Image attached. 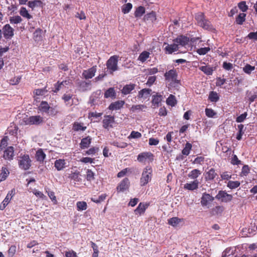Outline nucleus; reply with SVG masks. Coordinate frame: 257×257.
Segmentation results:
<instances>
[{
	"instance_id": "1",
	"label": "nucleus",
	"mask_w": 257,
	"mask_h": 257,
	"mask_svg": "<svg viewBox=\"0 0 257 257\" xmlns=\"http://www.w3.org/2000/svg\"><path fill=\"white\" fill-rule=\"evenodd\" d=\"M32 161L29 155L21 154L18 157V165L19 168L23 170H28L31 166Z\"/></svg>"
},
{
	"instance_id": "2",
	"label": "nucleus",
	"mask_w": 257,
	"mask_h": 257,
	"mask_svg": "<svg viewBox=\"0 0 257 257\" xmlns=\"http://www.w3.org/2000/svg\"><path fill=\"white\" fill-rule=\"evenodd\" d=\"M38 110L42 113H46L49 116H55L58 111L54 107H51L45 101H42L38 107Z\"/></svg>"
},
{
	"instance_id": "3",
	"label": "nucleus",
	"mask_w": 257,
	"mask_h": 257,
	"mask_svg": "<svg viewBox=\"0 0 257 257\" xmlns=\"http://www.w3.org/2000/svg\"><path fill=\"white\" fill-rule=\"evenodd\" d=\"M195 19L198 24L204 29L209 31H212L214 29L210 22L205 19L203 13H199L197 14L195 16Z\"/></svg>"
},
{
	"instance_id": "4",
	"label": "nucleus",
	"mask_w": 257,
	"mask_h": 257,
	"mask_svg": "<svg viewBox=\"0 0 257 257\" xmlns=\"http://www.w3.org/2000/svg\"><path fill=\"white\" fill-rule=\"evenodd\" d=\"M153 170L151 167L147 166L144 169L140 178V185H147L152 179Z\"/></svg>"
},
{
	"instance_id": "5",
	"label": "nucleus",
	"mask_w": 257,
	"mask_h": 257,
	"mask_svg": "<svg viewBox=\"0 0 257 257\" xmlns=\"http://www.w3.org/2000/svg\"><path fill=\"white\" fill-rule=\"evenodd\" d=\"M118 56L114 55L111 56L106 62L107 69L110 73L118 70Z\"/></svg>"
},
{
	"instance_id": "6",
	"label": "nucleus",
	"mask_w": 257,
	"mask_h": 257,
	"mask_svg": "<svg viewBox=\"0 0 257 257\" xmlns=\"http://www.w3.org/2000/svg\"><path fill=\"white\" fill-rule=\"evenodd\" d=\"M164 76L165 79L170 83L171 86L179 83V80L177 79V73L175 69H171L166 72Z\"/></svg>"
},
{
	"instance_id": "7",
	"label": "nucleus",
	"mask_w": 257,
	"mask_h": 257,
	"mask_svg": "<svg viewBox=\"0 0 257 257\" xmlns=\"http://www.w3.org/2000/svg\"><path fill=\"white\" fill-rule=\"evenodd\" d=\"M45 121V118L40 115L31 116L25 120L26 124L28 125H40Z\"/></svg>"
},
{
	"instance_id": "8",
	"label": "nucleus",
	"mask_w": 257,
	"mask_h": 257,
	"mask_svg": "<svg viewBox=\"0 0 257 257\" xmlns=\"http://www.w3.org/2000/svg\"><path fill=\"white\" fill-rule=\"evenodd\" d=\"M215 198L223 202H228L232 199V196L227 193L225 191H219Z\"/></svg>"
},
{
	"instance_id": "9",
	"label": "nucleus",
	"mask_w": 257,
	"mask_h": 257,
	"mask_svg": "<svg viewBox=\"0 0 257 257\" xmlns=\"http://www.w3.org/2000/svg\"><path fill=\"white\" fill-rule=\"evenodd\" d=\"M15 193L16 190L15 189H13L8 192L6 198L0 205V210H3L6 208Z\"/></svg>"
},
{
	"instance_id": "10",
	"label": "nucleus",
	"mask_w": 257,
	"mask_h": 257,
	"mask_svg": "<svg viewBox=\"0 0 257 257\" xmlns=\"http://www.w3.org/2000/svg\"><path fill=\"white\" fill-rule=\"evenodd\" d=\"M14 29L9 24H6L3 28V33L6 39H11L14 36Z\"/></svg>"
},
{
	"instance_id": "11",
	"label": "nucleus",
	"mask_w": 257,
	"mask_h": 257,
	"mask_svg": "<svg viewBox=\"0 0 257 257\" xmlns=\"http://www.w3.org/2000/svg\"><path fill=\"white\" fill-rule=\"evenodd\" d=\"M178 46L181 48H186V46L189 45V39L187 37L184 36H180L174 40Z\"/></svg>"
},
{
	"instance_id": "12",
	"label": "nucleus",
	"mask_w": 257,
	"mask_h": 257,
	"mask_svg": "<svg viewBox=\"0 0 257 257\" xmlns=\"http://www.w3.org/2000/svg\"><path fill=\"white\" fill-rule=\"evenodd\" d=\"M137 160L140 162H144L147 160L152 161L153 155L151 152H143L138 156Z\"/></svg>"
},
{
	"instance_id": "13",
	"label": "nucleus",
	"mask_w": 257,
	"mask_h": 257,
	"mask_svg": "<svg viewBox=\"0 0 257 257\" xmlns=\"http://www.w3.org/2000/svg\"><path fill=\"white\" fill-rule=\"evenodd\" d=\"M14 157V150L13 147H9L4 151L3 157L4 159L11 161L13 160Z\"/></svg>"
},
{
	"instance_id": "14",
	"label": "nucleus",
	"mask_w": 257,
	"mask_h": 257,
	"mask_svg": "<svg viewBox=\"0 0 257 257\" xmlns=\"http://www.w3.org/2000/svg\"><path fill=\"white\" fill-rule=\"evenodd\" d=\"M114 122V116L111 115H105L102 121L103 127L104 128L108 129L109 127H112V124Z\"/></svg>"
},
{
	"instance_id": "15",
	"label": "nucleus",
	"mask_w": 257,
	"mask_h": 257,
	"mask_svg": "<svg viewBox=\"0 0 257 257\" xmlns=\"http://www.w3.org/2000/svg\"><path fill=\"white\" fill-rule=\"evenodd\" d=\"M214 199V198L209 194L204 193L202 194L201 203L202 206H206L211 203Z\"/></svg>"
},
{
	"instance_id": "16",
	"label": "nucleus",
	"mask_w": 257,
	"mask_h": 257,
	"mask_svg": "<svg viewBox=\"0 0 257 257\" xmlns=\"http://www.w3.org/2000/svg\"><path fill=\"white\" fill-rule=\"evenodd\" d=\"M96 66L92 67L87 70H84L82 73V76L86 79L92 78L96 72Z\"/></svg>"
},
{
	"instance_id": "17",
	"label": "nucleus",
	"mask_w": 257,
	"mask_h": 257,
	"mask_svg": "<svg viewBox=\"0 0 257 257\" xmlns=\"http://www.w3.org/2000/svg\"><path fill=\"white\" fill-rule=\"evenodd\" d=\"M130 186V181L128 178L123 179L117 186L116 189L118 192H123L127 189Z\"/></svg>"
},
{
	"instance_id": "18",
	"label": "nucleus",
	"mask_w": 257,
	"mask_h": 257,
	"mask_svg": "<svg viewBox=\"0 0 257 257\" xmlns=\"http://www.w3.org/2000/svg\"><path fill=\"white\" fill-rule=\"evenodd\" d=\"M71 83V82L70 79L65 80L60 83L59 82H58L55 85V89L54 90V92L55 93L57 92L59 90L63 88V87H66L68 85H70Z\"/></svg>"
},
{
	"instance_id": "19",
	"label": "nucleus",
	"mask_w": 257,
	"mask_h": 257,
	"mask_svg": "<svg viewBox=\"0 0 257 257\" xmlns=\"http://www.w3.org/2000/svg\"><path fill=\"white\" fill-rule=\"evenodd\" d=\"M124 104V101L122 100H118L113 103H111L108 108L111 110H117L120 109L122 107Z\"/></svg>"
},
{
	"instance_id": "20",
	"label": "nucleus",
	"mask_w": 257,
	"mask_h": 257,
	"mask_svg": "<svg viewBox=\"0 0 257 257\" xmlns=\"http://www.w3.org/2000/svg\"><path fill=\"white\" fill-rule=\"evenodd\" d=\"M54 166L57 171H61L66 167V162L64 159L56 160L54 163Z\"/></svg>"
},
{
	"instance_id": "21",
	"label": "nucleus",
	"mask_w": 257,
	"mask_h": 257,
	"mask_svg": "<svg viewBox=\"0 0 257 257\" xmlns=\"http://www.w3.org/2000/svg\"><path fill=\"white\" fill-rule=\"evenodd\" d=\"M199 181L195 180L190 183H186L184 185V188L189 190H194L198 188Z\"/></svg>"
},
{
	"instance_id": "22",
	"label": "nucleus",
	"mask_w": 257,
	"mask_h": 257,
	"mask_svg": "<svg viewBox=\"0 0 257 257\" xmlns=\"http://www.w3.org/2000/svg\"><path fill=\"white\" fill-rule=\"evenodd\" d=\"M91 83L90 81H82L79 83V89L82 91H85L90 89Z\"/></svg>"
},
{
	"instance_id": "23",
	"label": "nucleus",
	"mask_w": 257,
	"mask_h": 257,
	"mask_svg": "<svg viewBox=\"0 0 257 257\" xmlns=\"http://www.w3.org/2000/svg\"><path fill=\"white\" fill-rule=\"evenodd\" d=\"M180 49V47L178 46V44L174 41L173 44L171 45H168L166 48L165 50L166 51L169 53V54H172L173 52H174L175 51H177V50H179Z\"/></svg>"
},
{
	"instance_id": "24",
	"label": "nucleus",
	"mask_w": 257,
	"mask_h": 257,
	"mask_svg": "<svg viewBox=\"0 0 257 257\" xmlns=\"http://www.w3.org/2000/svg\"><path fill=\"white\" fill-rule=\"evenodd\" d=\"M201 174V171L198 169H195L192 170L188 174V177L194 180H197V178Z\"/></svg>"
},
{
	"instance_id": "25",
	"label": "nucleus",
	"mask_w": 257,
	"mask_h": 257,
	"mask_svg": "<svg viewBox=\"0 0 257 257\" xmlns=\"http://www.w3.org/2000/svg\"><path fill=\"white\" fill-rule=\"evenodd\" d=\"M135 84H126L123 86L121 90V93L124 95L128 94L131 92L135 88Z\"/></svg>"
},
{
	"instance_id": "26",
	"label": "nucleus",
	"mask_w": 257,
	"mask_h": 257,
	"mask_svg": "<svg viewBox=\"0 0 257 257\" xmlns=\"http://www.w3.org/2000/svg\"><path fill=\"white\" fill-rule=\"evenodd\" d=\"M10 174V171L5 167H2L0 173V182L5 180Z\"/></svg>"
},
{
	"instance_id": "27",
	"label": "nucleus",
	"mask_w": 257,
	"mask_h": 257,
	"mask_svg": "<svg viewBox=\"0 0 257 257\" xmlns=\"http://www.w3.org/2000/svg\"><path fill=\"white\" fill-rule=\"evenodd\" d=\"M148 206L147 204L140 203L137 208L135 209V212L136 214L141 215L143 214Z\"/></svg>"
},
{
	"instance_id": "28",
	"label": "nucleus",
	"mask_w": 257,
	"mask_h": 257,
	"mask_svg": "<svg viewBox=\"0 0 257 257\" xmlns=\"http://www.w3.org/2000/svg\"><path fill=\"white\" fill-rule=\"evenodd\" d=\"M151 91L149 89H143L139 92L138 97L146 99L149 97Z\"/></svg>"
},
{
	"instance_id": "29",
	"label": "nucleus",
	"mask_w": 257,
	"mask_h": 257,
	"mask_svg": "<svg viewBox=\"0 0 257 257\" xmlns=\"http://www.w3.org/2000/svg\"><path fill=\"white\" fill-rule=\"evenodd\" d=\"M216 175L217 174L215 173V170L211 168L206 172L205 178L206 180H212L214 179Z\"/></svg>"
},
{
	"instance_id": "30",
	"label": "nucleus",
	"mask_w": 257,
	"mask_h": 257,
	"mask_svg": "<svg viewBox=\"0 0 257 257\" xmlns=\"http://www.w3.org/2000/svg\"><path fill=\"white\" fill-rule=\"evenodd\" d=\"M91 139L90 137L83 138L81 142L80 146L82 149L88 148L91 143Z\"/></svg>"
},
{
	"instance_id": "31",
	"label": "nucleus",
	"mask_w": 257,
	"mask_h": 257,
	"mask_svg": "<svg viewBox=\"0 0 257 257\" xmlns=\"http://www.w3.org/2000/svg\"><path fill=\"white\" fill-rule=\"evenodd\" d=\"M181 219L179 218L178 217H175L168 219V223L170 225H172L174 227H176L181 222Z\"/></svg>"
},
{
	"instance_id": "32",
	"label": "nucleus",
	"mask_w": 257,
	"mask_h": 257,
	"mask_svg": "<svg viewBox=\"0 0 257 257\" xmlns=\"http://www.w3.org/2000/svg\"><path fill=\"white\" fill-rule=\"evenodd\" d=\"M199 69L207 75H212L213 69L209 66H202L199 67Z\"/></svg>"
},
{
	"instance_id": "33",
	"label": "nucleus",
	"mask_w": 257,
	"mask_h": 257,
	"mask_svg": "<svg viewBox=\"0 0 257 257\" xmlns=\"http://www.w3.org/2000/svg\"><path fill=\"white\" fill-rule=\"evenodd\" d=\"M86 127L83 125V123L75 122L73 124V130L75 131H84Z\"/></svg>"
},
{
	"instance_id": "34",
	"label": "nucleus",
	"mask_w": 257,
	"mask_h": 257,
	"mask_svg": "<svg viewBox=\"0 0 257 257\" xmlns=\"http://www.w3.org/2000/svg\"><path fill=\"white\" fill-rule=\"evenodd\" d=\"M46 158V155L42 150H39L36 154V158L39 162H42Z\"/></svg>"
},
{
	"instance_id": "35",
	"label": "nucleus",
	"mask_w": 257,
	"mask_h": 257,
	"mask_svg": "<svg viewBox=\"0 0 257 257\" xmlns=\"http://www.w3.org/2000/svg\"><path fill=\"white\" fill-rule=\"evenodd\" d=\"M150 55L149 52L144 51L140 54L138 59L142 62H144L149 58Z\"/></svg>"
},
{
	"instance_id": "36",
	"label": "nucleus",
	"mask_w": 257,
	"mask_h": 257,
	"mask_svg": "<svg viewBox=\"0 0 257 257\" xmlns=\"http://www.w3.org/2000/svg\"><path fill=\"white\" fill-rule=\"evenodd\" d=\"M166 103L169 105L174 106L177 103L175 96L172 94H170L166 100Z\"/></svg>"
},
{
	"instance_id": "37",
	"label": "nucleus",
	"mask_w": 257,
	"mask_h": 257,
	"mask_svg": "<svg viewBox=\"0 0 257 257\" xmlns=\"http://www.w3.org/2000/svg\"><path fill=\"white\" fill-rule=\"evenodd\" d=\"M115 92L113 88L111 87L108 89L104 93V97L105 98H109V97H115Z\"/></svg>"
},
{
	"instance_id": "38",
	"label": "nucleus",
	"mask_w": 257,
	"mask_h": 257,
	"mask_svg": "<svg viewBox=\"0 0 257 257\" xmlns=\"http://www.w3.org/2000/svg\"><path fill=\"white\" fill-rule=\"evenodd\" d=\"M192 145L190 143L187 142L185 144V147L182 151V154L184 155H185V156L189 155V154H190V152L192 149Z\"/></svg>"
},
{
	"instance_id": "39",
	"label": "nucleus",
	"mask_w": 257,
	"mask_h": 257,
	"mask_svg": "<svg viewBox=\"0 0 257 257\" xmlns=\"http://www.w3.org/2000/svg\"><path fill=\"white\" fill-rule=\"evenodd\" d=\"M77 210L83 211L87 209V203L85 201H78L76 203Z\"/></svg>"
},
{
	"instance_id": "40",
	"label": "nucleus",
	"mask_w": 257,
	"mask_h": 257,
	"mask_svg": "<svg viewBox=\"0 0 257 257\" xmlns=\"http://www.w3.org/2000/svg\"><path fill=\"white\" fill-rule=\"evenodd\" d=\"M240 185V183L239 181H229L227 183V186L231 189H234L237 188Z\"/></svg>"
},
{
	"instance_id": "41",
	"label": "nucleus",
	"mask_w": 257,
	"mask_h": 257,
	"mask_svg": "<svg viewBox=\"0 0 257 257\" xmlns=\"http://www.w3.org/2000/svg\"><path fill=\"white\" fill-rule=\"evenodd\" d=\"M42 5V2L39 0H34L33 1H29L28 3V6L33 9L36 7H40Z\"/></svg>"
},
{
	"instance_id": "42",
	"label": "nucleus",
	"mask_w": 257,
	"mask_h": 257,
	"mask_svg": "<svg viewBox=\"0 0 257 257\" xmlns=\"http://www.w3.org/2000/svg\"><path fill=\"white\" fill-rule=\"evenodd\" d=\"M22 21V19L19 16L11 17L10 18V22L12 24H18Z\"/></svg>"
},
{
	"instance_id": "43",
	"label": "nucleus",
	"mask_w": 257,
	"mask_h": 257,
	"mask_svg": "<svg viewBox=\"0 0 257 257\" xmlns=\"http://www.w3.org/2000/svg\"><path fill=\"white\" fill-rule=\"evenodd\" d=\"M20 14L22 16L28 19H30L32 18V16L29 14L28 11L24 7H22L21 8L20 11Z\"/></svg>"
},
{
	"instance_id": "44",
	"label": "nucleus",
	"mask_w": 257,
	"mask_h": 257,
	"mask_svg": "<svg viewBox=\"0 0 257 257\" xmlns=\"http://www.w3.org/2000/svg\"><path fill=\"white\" fill-rule=\"evenodd\" d=\"M145 12L144 7L140 6L138 7L135 12L136 17H141Z\"/></svg>"
},
{
	"instance_id": "45",
	"label": "nucleus",
	"mask_w": 257,
	"mask_h": 257,
	"mask_svg": "<svg viewBox=\"0 0 257 257\" xmlns=\"http://www.w3.org/2000/svg\"><path fill=\"white\" fill-rule=\"evenodd\" d=\"M238 129V133L236 136V139L240 140L242 138V136L244 134V125L242 124H239L237 126Z\"/></svg>"
},
{
	"instance_id": "46",
	"label": "nucleus",
	"mask_w": 257,
	"mask_h": 257,
	"mask_svg": "<svg viewBox=\"0 0 257 257\" xmlns=\"http://www.w3.org/2000/svg\"><path fill=\"white\" fill-rule=\"evenodd\" d=\"M254 69V66H252L248 64L245 65V66L243 68V71L247 74H250Z\"/></svg>"
},
{
	"instance_id": "47",
	"label": "nucleus",
	"mask_w": 257,
	"mask_h": 257,
	"mask_svg": "<svg viewBox=\"0 0 257 257\" xmlns=\"http://www.w3.org/2000/svg\"><path fill=\"white\" fill-rule=\"evenodd\" d=\"M133 8V6L132 4L131 3H127L125 5H124L122 7V12L124 14H127L130 12V11L131 10V9Z\"/></svg>"
},
{
	"instance_id": "48",
	"label": "nucleus",
	"mask_w": 257,
	"mask_h": 257,
	"mask_svg": "<svg viewBox=\"0 0 257 257\" xmlns=\"http://www.w3.org/2000/svg\"><path fill=\"white\" fill-rule=\"evenodd\" d=\"M246 16V14L244 13H240L237 16L236 19V22L237 24L241 25L243 23V22L245 21V17Z\"/></svg>"
},
{
	"instance_id": "49",
	"label": "nucleus",
	"mask_w": 257,
	"mask_h": 257,
	"mask_svg": "<svg viewBox=\"0 0 257 257\" xmlns=\"http://www.w3.org/2000/svg\"><path fill=\"white\" fill-rule=\"evenodd\" d=\"M209 98L212 102H216L219 99L217 93L214 91L210 92Z\"/></svg>"
},
{
	"instance_id": "50",
	"label": "nucleus",
	"mask_w": 257,
	"mask_h": 257,
	"mask_svg": "<svg viewBox=\"0 0 257 257\" xmlns=\"http://www.w3.org/2000/svg\"><path fill=\"white\" fill-rule=\"evenodd\" d=\"M86 179L88 181H91L94 179V173L90 169L86 171Z\"/></svg>"
},
{
	"instance_id": "51",
	"label": "nucleus",
	"mask_w": 257,
	"mask_h": 257,
	"mask_svg": "<svg viewBox=\"0 0 257 257\" xmlns=\"http://www.w3.org/2000/svg\"><path fill=\"white\" fill-rule=\"evenodd\" d=\"M238 7L242 12H245L248 9V6L246 5V2L244 1L239 3Z\"/></svg>"
},
{
	"instance_id": "52",
	"label": "nucleus",
	"mask_w": 257,
	"mask_h": 257,
	"mask_svg": "<svg viewBox=\"0 0 257 257\" xmlns=\"http://www.w3.org/2000/svg\"><path fill=\"white\" fill-rule=\"evenodd\" d=\"M70 177L71 179L74 180L75 181H79L81 179L80 178V173L79 172H75L70 174Z\"/></svg>"
},
{
	"instance_id": "53",
	"label": "nucleus",
	"mask_w": 257,
	"mask_h": 257,
	"mask_svg": "<svg viewBox=\"0 0 257 257\" xmlns=\"http://www.w3.org/2000/svg\"><path fill=\"white\" fill-rule=\"evenodd\" d=\"M142 137V134L139 132L132 131L128 136L129 139H139Z\"/></svg>"
},
{
	"instance_id": "54",
	"label": "nucleus",
	"mask_w": 257,
	"mask_h": 257,
	"mask_svg": "<svg viewBox=\"0 0 257 257\" xmlns=\"http://www.w3.org/2000/svg\"><path fill=\"white\" fill-rule=\"evenodd\" d=\"M145 108H146V106L144 105H142V104L135 105H133L131 107V110L133 112H135L137 110H143V109H144Z\"/></svg>"
},
{
	"instance_id": "55",
	"label": "nucleus",
	"mask_w": 257,
	"mask_h": 257,
	"mask_svg": "<svg viewBox=\"0 0 257 257\" xmlns=\"http://www.w3.org/2000/svg\"><path fill=\"white\" fill-rule=\"evenodd\" d=\"M205 114L209 117H213L216 115V113L212 109L206 108Z\"/></svg>"
},
{
	"instance_id": "56",
	"label": "nucleus",
	"mask_w": 257,
	"mask_h": 257,
	"mask_svg": "<svg viewBox=\"0 0 257 257\" xmlns=\"http://www.w3.org/2000/svg\"><path fill=\"white\" fill-rule=\"evenodd\" d=\"M210 49L209 47H204V48H201L200 49H198L197 50V52L198 54L201 55H205L206 53H207L209 51Z\"/></svg>"
},
{
	"instance_id": "57",
	"label": "nucleus",
	"mask_w": 257,
	"mask_h": 257,
	"mask_svg": "<svg viewBox=\"0 0 257 257\" xmlns=\"http://www.w3.org/2000/svg\"><path fill=\"white\" fill-rule=\"evenodd\" d=\"M16 252V246L15 245H12L9 248L8 250V256L10 257H13Z\"/></svg>"
},
{
	"instance_id": "58",
	"label": "nucleus",
	"mask_w": 257,
	"mask_h": 257,
	"mask_svg": "<svg viewBox=\"0 0 257 257\" xmlns=\"http://www.w3.org/2000/svg\"><path fill=\"white\" fill-rule=\"evenodd\" d=\"M98 148L96 147L91 148L86 151L85 154L88 155H93L98 152Z\"/></svg>"
},
{
	"instance_id": "59",
	"label": "nucleus",
	"mask_w": 257,
	"mask_h": 257,
	"mask_svg": "<svg viewBox=\"0 0 257 257\" xmlns=\"http://www.w3.org/2000/svg\"><path fill=\"white\" fill-rule=\"evenodd\" d=\"M247 115V112H246L241 114V115H240L236 118V121L237 122H243L244 120V119L246 118Z\"/></svg>"
},
{
	"instance_id": "60",
	"label": "nucleus",
	"mask_w": 257,
	"mask_h": 257,
	"mask_svg": "<svg viewBox=\"0 0 257 257\" xmlns=\"http://www.w3.org/2000/svg\"><path fill=\"white\" fill-rule=\"evenodd\" d=\"M159 143V140L158 139L153 138H150L149 140V144L151 146H156Z\"/></svg>"
},
{
	"instance_id": "61",
	"label": "nucleus",
	"mask_w": 257,
	"mask_h": 257,
	"mask_svg": "<svg viewBox=\"0 0 257 257\" xmlns=\"http://www.w3.org/2000/svg\"><path fill=\"white\" fill-rule=\"evenodd\" d=\"M47 91V90L46 89V88L37 89L35 90V93L37 95H43L46 93Z\"/></svg>"
},
{
	"instance_id": "62",
	"label": "nucleus",
	"mask_w": 257,
	"mask_h": 257,
	"mask_svg": "<svg viewBox=\"0 0 257 257\" xmlns=\"http://www.w3.org/2000/svg\"><path fill=\"white\" fill-rule=\"evenodd\" d=\"M231 163L233 165H237L241 164V161L238 160L237 157L235 155L233 156L232 159H231Z\"/></svg>"
},
{
	"instance_id": "63",
	"label": "nucleus",
	"mask_w": 257,
	"mask_h": 257,
	"mask_svg": "<svg viewBox=\"0 0 257 257\" xmlns=\"http://www.w3.org/2000/svg\"><path fill=\"white\" fill-rule=\"evenodd\" d=\"M249 39L257 40V31L256 32L249 33L247 36Z\"/></svg>"
},
{
	"instance_id": "64",
	"label": "nucleus",
	"mask_w": 257,
	"mask_h": 257,
	"mask_svg": "<svg viewBox=\"0 0 257 257\" xmlns=\"http://www.w3.org/2000/svg\"><path fill=\"white\" fill-rule=\"evenodd\" d=\"M66 257H76V253L73 250H68L65 252Z\"/></svg>"
}]
</instances>
